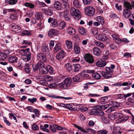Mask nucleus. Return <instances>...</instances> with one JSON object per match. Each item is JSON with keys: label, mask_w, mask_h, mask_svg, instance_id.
<instances>
[{"label": "nucleus", "mask_w": 134, "mask_h": 134, "mask_svg": "<svg viewBox=\"0 0 134 134\" xmlns=\"http://www.w3.org/2000/svg\"><path fill=\"white\" fill-rule=\"evenodd\" d=\"M115 68L114 65L111 64L110 67L106 68V72L102 71L101 74L102 76L106 79L111 77V74L114 71V69Z\"/></svg>", "instance_id": "nucleus-1"}, {"label": "nucleus", "mask_w": 134, "mask_h": 134, "mask_svg": "<svg viewBox=\"0 0 134 134\" xmlns=\"http://www.w3.org/2000/svg\"><path fill=\"white\" fill-rule=\"evenodd\" d=\"M85 12L86 14L89 16L93 15L94 13V9L91 6H88L85 8Z\"/></svg>", "instance_id": "nucleus-2"}, {"label": "nucleus", "mask_w": 134, "mask_h": 134, "mask_svg": "<svg viewBox=\"0 0 134 134\" xmlns=\"http://www.w3.org/2000/svg\"><path fill=\"white\" fill-rule=\"evenodd\" d=\"M84 58L86 61L88 63L92 64L94 62V58L89 53L85 54L84 56Z\"/></svg>", "instance_id": "nucleus-3"}, {"label": "nucleus", "mask_w": 134, "mask_h": 134, "mask_svg": "<svg viewBox=\"0 0 134 134\" xmlns=\"http://www.w3.org/2000/svg\"><path fill=\"white\" fill-rule=\"evenodd\" d=\"M41 66L39 69V71L40 73L46 74L48 72L47 71L48 65L45 66L43 63L41 62Z\"/></svg>", "instance_id": "nucleus-4"}, {"label": "nucleus", "mask_w": 134, "mask_h": 134, "mask_svg": "<svg viewBox=\"0 0 134 134\" xmlns=\"http://www.w3.org/2000/svg\"><path fill=\"white\" fill-rule=\"evenodd\" d=\"M66 55V53L63 50H61L56 55V59L58 60H62Z\"/></svg>", "instance_id": "nucleus-5"}, {"label": "nucleus", "mask_w": 134, "mask_h": 134, "mask_svg": "<svg viewBox=\"0 0 134 134\" xmlns=\"http://www.w3.org/2000/svg\"><path fill=\"white\" fill-rule=\"evenodd\" d=\"M48 23H51V25L53 27H55L58 25V23L57 20L54 18L49 17L48 19Z\"/></svg>", "instance_id": "nucleus-6"}, {"label": "nucleus", "mask_w": 134, "mask_h": 134, "mask_svg": "<svg viewBox=\"0 0 134 134\" xmlns=\"http://www.w3.org/2000/svg\"><path fill=\"white\" fill-rule=\"evenodd\" d=\"M59 34V30L54 29H51L48 32V35L50 37H53V36H57Z\"/></svg>", "instance_id": "nucleus-7"}, {"label": "nucleus", "mask_w": 134, "mask_h": 134, "mask_svg": "<svg viewBox=\"0 0 134 134\" xmlns=\"http://www.w3.org/2000/svg\"><path fill=\"white\" fill-rule=\"evenodd\" d=\"M42 52L47 55H49L50 54L48 47L46 45H43L41 48Z\"/></svg>", "instance_id": "nucleus-8"}, {"label": "nucleus", "mask_w": 134, "mask_h": 134, "mask_svg": "<svg viewBox=\"0 0 134 134\" xmlns=\"http://www.w3.org/2000/svg\"><path fill=\"white\" fill-rule=\"evenodd\" d=\"M11 27L12 31L16 33H19L21 31V29L20 27L16 25H11Z\"/></svg>", "instance_id": "nucleus-9"}, {"label": "nucleus", "mask_w": 134, "mask_h": 134, "mask_svg": "<svg viewBox=\"0 0 134 134\" xmlns=\"http://www.w3.org/2000/svg\"><path fill=\"white\" fill-rule=\"evenodd\" d=\"M119 113L117 112H115L114 114H108V118L110 120H114L117 118L119 115Z\"/></svg>", "instance_id": "nucleus-10"}, {"label": "nucleus", "mask_w": 134, "mask_h": 134, "mask_svg": "<svg viewBox=\"0 0 134 134\" xmlns=\"http://www.w3.org/2000/svg\"><path fill=\"white\" fill-rule=\"evenodd\" d=\"M92 113L96 115H98L100 116H102L104 115V113L100 109H94L91 111Z\"/></svg>", "instance_id": "nucleus-11"}, {"label": "nucleus", "mask_w": 134, "mask_h": 134, "mask_svg": "<svg viewBox=\"0 0 134 134\" xmlns=\"http://www.w3.org/2000/svg\"><path fill=\"white\" fill-rule=\"evenodd\" d=\"M119 121L120 122H123L126 121L129 119V117L128 116H123L122 114L119 113Z\"/></svg>", "instance_id": "nucleus-12"}, {"label": "nucleus", "mask_w": 134, "mask_h": 134, "mask_svg": "<svg viewBox=\"0 0 134 134\" xmlns=\"http://www.w3.org/2000/svg\"><path fill=\"white\" fill-rule=\"evenodd\" d=\"M31 52H29L28 54L26 55L23 54L21 58L22 59L26 62L28 61L31 59Z\"/></svg>", "instance_id": "nucleus-13"}, {"label": "nucleus", "mask_w": 134, "mask_h": 134, "mask_svg": "<svg viewBox=\"0 0 134 134\" xmlns=\"http://www.w3.org/2000/svg\"><path fill=\"white\" fill-rule=\"evenodd\" d=\"M72 81V79L70 78H66L63 81V82L66 88L70 86Z\"/></svg>", "instance_id": "nucleus-14"}, {"label": "nucleus", "mask_w": 134, "mask_h": 134, "mask_svg": "<svg viewBox=\"0 0 134 134\" xmlns=\"http://www.w3.org/2000/svg\"><path fill=\"white\" fill-rule=\"evenodd\" d=\"M54 51L55 53H57L59 51L62 50V46L61 43L59 42L55 44L54 48Z\"/></svg>", "instance_id": "nucleus-15"}, {"label": "nucleus", "mask_w": 134, "mask_h": 134, "mask_svg": "<svg viewBox=\"0 0 134 134\" xmlns=\"http://www.w3.org/2000/svg\"><path fill=\"white\" fill-rule=\"evenodd\" d=\"M107 64V62L102 60L97 61L96 63V65L99 67H102L105 66Z\"/></svg>", "instance_id": "nucleus-16"}, {"label": "nucleus", "mask_w": 134, "mask_h": 134, "mask_svg": "<svg viewBox=\"0 0 134 134\" xmlns=\"http://www.w3.org/2000/svg\"><path fill=\"white\" fill-rule=\"evenodd\" d=\"M54 8L57 10H60L62 8V5L58 1H55L54 3Z\"/></svg>", "instance_id": "nucleus-17"}, {"label": "nucleus", "mask_w": 134, "mask_h": 134, "mask_svg": "<svg viewBox=\"0 0 134 134\" xmlns=\"http://www.w3.org/2000/svg\"><path fill=\"white\" fill-rule=\"evenodd\" d=\"M123 14L124 17L127 18L131 15V12L129 10L124 9L123 11Z\"/></svg>", "instance_id": "nucleus-18"}, {"label": "nucleus", "mask_w": 134, "mask_h": 134, "mask_svg": "<svg viewBox=\"0 0 134 134\" xmlns=\"http://www.w3.org/2000/svg\"><path fill=\"white\" fill-rule=\"evenodd\" d=\"M93 52L94 55L99 56L100 55L101 52L99 48L94 47L93 49Z\"/></svg>", "instance_id": "nucleus-19"}, {"label": "nucleus", "mask_w": 134, "mask_h": 134, "mask_svg": "<svg viewBox=\"0 0 134 134\" xmlns=\"http://www.w3.org/2000/svg\"><path fill=\"white\" fill-rule=\"evenodd\" d=\"M18 58L14 55H13L8 58L9 62L12 63H16L17 62Z\"/></svg>", "instance_id": "nucleus-20"}, {"label": "nucleus", "mask_w": 134, "mask_h": 134, "mask_svg": "<svg viewBox=\"0 0 134 134\" xmlns=\"http://www.w3.org/2000/svg\"><path fill=\"white\" fill-rule=\"evenodd\" d=\"M41 64V62H39L36 65H32V67L33 70L35 72L37 71L38 70L40 69Z\"/></svg>", "instance_id": "nucleus-21"}, {"label": "nucleus", "mask_w": 134, "mask_h": 134, "mask_svg": "<svg viewBox=\"0 0 134 134\" xmlns=\"http://www.w3.org/2000/svg\"><path fill=\"white\" fill-rule=\"evenodd\" d=\"M67 31L68 34L72 35L74 34L75 32V29L70 26L67 28Z\"/></svg>", "instance_id": "nucleus-22"}, {"label": "nucleus", "mask_w": 134, "mask_h": 134, "mask_svg": "<svg viewBox=\"0 0 134 134\" xmlns=\"http://www.w3.org/2000/svg\"><path fill=\"white\" fill-rule=\"evenodd\" d=\"M124 6L126 8L125 9L131 10L132 9V5L127 1H125L123 3Z\"/></svg>", "instance_id": "nucleus-23"}, {"label": "nucleus", "mask_w": 134, "mask_h": 134, "mask_svg": "<svg viewBox=\"0 0 134 134\" xmlns=\"http://www.w3.org/2000/svg\"><path fill=\"white\" fill-rule=\"evenodd\" d=\"M97 39L99 41H104L107 40V38L104 35L99 34L97 37Z\"/></svg>", "instance_id": "nucleus-24"}, {"label": "nucleus", "mask_w": 134, "mask_h": 134, "mask_svg": "<svg viewBox=\"0 0 134 134\" xmlns=\"http://www.w3.org/2000/svg\"><path fill=\"white\" fill-rule=\"evenodd\" d=\"M78 30L79 32L82 35H85L86 34V30L83 27H79Z\"/></svg>", "instance_id": "nucleus-25"}, {"label": "nucleus", "mask_w": 134, "mask_h": 134, "mask_svg": "<svg viewBox=\"0 0 134 134\" xmlns=\"http://www.w3.org/2000/svg\"><path fill=\"white\" fill-rule=\"evenodd\" d=\"M74 52L76 54H78L80 52V48L76 43H75L74 44Z\"/></svg>", "instance_id": "nucleus-26"}, {"label": "nucleus", "mask_w": 134, "mask_h": 134, "mask_svg": "<svg viewBox=\"0 0 134 134\" xmlns=\"http://www.w3.org/2000/svg\"><path fill=\"white\" fill-rule=\"evenodd\" d=\"M74 14V16H75L74 17L77 20L80 19L81 17V16L80 15L81 13L80 11L78 9H77L76 10V12Z\"/></svg>", "instance_id": "nucleus-27"}, {"label": "nucleus", "mask_w": 134, "mask_h": 134, "mask_svg": "<svg viewBox=\"0 0 134 134\" xmlns=\"http://www.w3.org/2000/svg\"><path fill=\"white\" fill-rule=\"evenodd\" d=\"M66 23L64 21H61L58 24V26L59 27L58 29L62 30L64 29L66 26Z\"/></svg>", "instance_id": "nucleus-28"}, {"label": "nucleus", "mask_w": 134, "mask_h": 134, "mask_svg": "<svg viewBox=\"0 0 134 134\" xmlns=\"http://www.w3.org/2000/svg\"><path fill=\"white\" fill-rule=\"evenodd\" d=\"M74 6L77 8H80L81 4L79 0H74L73 2Z\"/></svg>", "instance_id": "nucleus-29"}, {"label": "nucleus", "mask_w": 134, "mask_h": 134, "mask_svg": "<svg viewBox=\"0 0 134 134\" xmlns=\"http://www.w3.org/2000/svg\"><path fill=\"white\" fill-rule=\"evenodd\" d=\"M24 5L26 7H28L30 9H33L35 7V5L33 3L29 2H25Z\"/></svg>", "instance_id": "nucleus-30"}, {"label": "nucleus", "mask_w": 134, "mask_h": 134, "mask_svg": "<svg viewBox=\"0 0 134 134\" xmlns=\"http://www.w3.org/2000/svg\"><path fill=\"white\" fill-rule=\"evenodd\" d=\"M73 125L76 128H77L79 130H80L81 131L83 132L84 133H87V132L85 130L83 129L81 127L75 124H74Z\"/></svg>", "instance_id": "nucleus-31"}, {"label": "nucleus", "mask_w": 134, "mask_h": 134, "mask_svg": "<svg viewBox=\"0 0 134 134\" xmlns=\"http://www.w3.org/2000/svg\"><path fill=\"white\" fill-rule=\"evenodd\" d=\"M36 3L37 7L40 8L44 7L47 6L44 3L42 2H40L39 1H37L36 2Z\"/></svg>", "instance_id": "nucleus-32"}, {"label": "nucleus", "mask_w": 134, "mask_h": 134, "mask_svg": "<svg viewBox=\"0 0 134 134\" xmlns=\"http://www.w3.org/2000/svg\"><path fill=\"white\" fill-rule=\"evenodd\" d=\"M30 48H28L26 49H23L20 50L19 51V52L20 53L22 54V55L23 54H25V55L27 53L28 54L29 52Z\"/></svg>", "instance_id": "nucleus-33"}, {"label": "nucleus", "mask_w": 134, "mask_h": 134, "mask_svg": "<svg viewBox=\"0 0 134 134\" xmlns=\"http://www.w3.org/2000/svg\"><path fill=\"white\" fill-rule=\"evenodd\" d=\"M96 20L102 25L104 23V20L103 18L101 16H99L96 17Z\"/></svg>", "instance_id": "nucleus-34"}, {"label": "nucleus", "mask_w": 134, "mask_h": 134, "mask_svg": "<svg viewBox=\"0 0 134 134\" xmlns=\"http://www.w3.org/2000/svg\"><path fill=\"white\" fill-rule=\"evenodd\" d=\"M65 43L68 49H71L72 48V44L71 41L69 40L66 41Z\"/></svg>", "instance_id": "nucleus-35"}, {"label": "nucleus", "mask_w": 134, "mask_h": 134, "mask_svg": "<svg viewBox=\"0 0 134 134\" xmlns=\"http://www.w3.org/2000/svg\"><path fill=\"white\" fill-rule=\"evenodd\" d=\"M62 8L65 9L66 10H67L69 8V4L68 3V1L62 3Z\"/></svg>", "instance_id": "nucleus-36"}, {"label": "nucleus", "mask_w": 134, "mask_h": 134, "mask_svg": "<svg viewBox=\"0 0 134 134\" xmlns=\"http://www.w3.org/2000/svg\"><path fill=\"white\" fill-rule=\"evenodd\" d=\"M65 68L69 72H70L72 70V66L70 64L67 63L65 65Z\"/></svg>", "instance_id": "nucleus-37"}, {"label": "nucleus", "mask_w": 134, "mask_h": 134, "mask_svg": "<svg viewBox=\"0 0 134 134\" xmlns=\"http://www.w3.org/2000/svg\"><path fill=\"white\" fill-rule=\"evenodd\" d=\"M93 77L96 79H99L101 78V77L100 75L98 73L96 72L92 74Z\"/></svg>", "instance_id": "nucleus-38"}, {"label": "nucleus", "mask_w": 134, "mask_h": 134, "mask_svg": "<svg viewBox=\"0 0 134 134\" xmlns=\"http://www.w3.org/2000/svg\"><path fill=\"white\" fill-rule=\"evenodd\" d=\"M42 15V14L41 13H40L38 12H37L35 14L36 19L37 20H39L41 19Z\"/></svg>", "instance_id": "nucleus-39"}, {"label": "nucleus", "mask_w": 134, "mask_h": 134, "mask_svg": "<svg viewBox=\"0 0 134 134\" xmlns=\"http://www.w3.org/2000/svg\"><path fill=\"white\" fill-rule=\"evenodd\" d=\"M43 53H39L37 54V59L40 61L39 62H43L42 61V57L43 56Z\"/></svg>", "instance_id": "nucleus-40"}, {"label": "nucleus", "mask_w": 134, "mask_h": 134, "mask_svg": "<svg viewBox=\"0 0 134 134\" xmlns=\"http://www.w3.org/2000/svg\"><path fill=\"white\" fill-rule=\"evenodd\" d=\"M32 43L29 41L24 40L22 44H25L26 46H23V47L25 48L27 47V46L31 45Z\"/></svg>", "instance_id": "nucleus-41"}, {"label": "nucleus", "mask_w": 134, "mask_h": 134, "mask_svg": "<svg viewBox=\"0 0 134 134\" xmlns=\"http://www.w3.org/2000/svg\"><path fill=\"white\" fill-rule=\"evenodd\" d=\"M17 2V0H6L5 3H8L10 4H16Z\"/></svg>", "instance_id": "nucleus-42"}, {"label": "nucleus", "mask_w": 134, "mask_h": 134, "mask_svg": "<svg viewBox=\"0 0 134 134\" xmlns=\"http://www.w3.org/2000/svg\"><path fill=\"white\" fill-rule=\"evenodd\" d=\"M6 58V55L4 53H2L0 51V60H4Z\"/></svg>", "instance_id": "nucleus-43"}, {"label": "nucleus", "mask_w": 134, "mask_h": 134, "mask_svg": "<svg viewBox=\"0 0 134 134\" xmlns=\"http://www.w3.org/2000/svg\"><path fill=\"white\" fill-rule=\"evenodd\" d=\"M51 97L54 98H62L65 99H69L71 98L70 97L66 98L62 97L56 96L54 95H52L51 96Z\"/></svg>", "instance_id": "nucleus-44"}, {"label": "nucleus", "mask_w": 134, "mask_h": 134, "mask_svg": "<svg viewBox=\"0 0 134 134\" xmlns=\"http://www.w3.org/2000/svg\"><path fill=\"white\" fill-rule=\"evenodd\" d=\"M108 131L105 129L99 130L97 132L98 134H107Z\"/></svg>", "instance_id": "nucleus-45"}, {"label": "nucleus", "mask_w": 134, "mask_h": 134, "mask_svg": "<svg viewBox=\"0 0 134 134\" xmlns=\"http://www.w3.org/2000/svg\"><path fill=\"white\" fill-rule=\"evenodd\" d=\"M47 70L48 72H49V73L52 74L54 72L53 68L50 65H48Z\"/></svg>", "instance_id": "nucleus-46"}, {"label": "nucleus", "mask_w": 134, "mask_h": 134, "mask_svg": "<svg viewBox=\"0 0 134 134\" xmlns=\"http://www.w3.org/2000/svg\"><path fill=\"white\" fill-rule=\"evenodd\" d=\"M111 104L113 107H115L118 108L120 105V104L116 102H113L111 103Z\"/></svg>", "instance_id": "nucleus-47"}, {"label": "nucleus", "mask_w": 134, "mask_h": 134, "mask_svg": "<svg viewBox=\"0 0 134 134\" xmlns=\"http://www.w3.org/2000/svg\"><path fill=\"white\" fill-rule=\"evenodd\" d=\"M75 69L74 71H79L80 68V66L79 64H76L74 65Z\"/></svg>", "instance_id": "nucleus-48"}, {"label": "nucleus", "mask_w": 134, "mask_h": 134, "mask_svg": "<svg viewBox=\"0 0 134 134\" xmlns=\"http://www.w3.org/2000/svg\"><path fill=\"white\" fill-rule=\"evenodd\" d=\"M108 99V97L107 96L104 97L100 98L99 99V101L101 102H104L105 101Z\"/></svg>", "instance_id": "nucleus-49"}, {"label": "nucleus", "mask_w": 134, "mask_h": 134, "mask_svg": "<svg viewBox=\"0 0 134 134\" xmlns=\"http://www.w3.org/2000/svg\"><path fill=\"white\" fill-rule=\"evenodd\" d=\"M37 100L36 98H28V100L30 102L32 103V104H34L35 102H36Z\"/></svg>", "instance_id": "nucleus-50"}, {"label": "nucleus", "mask_w": 134, "mask_h": 134, "mask_svg": "<svg viewBox=\"0 0 134 134\" xmlns=\"http://www.w3.org/2000/svg\"><path fill=\"white\" fill-rule=\"evenodd\" d=\"M22 34H23L28 36L30 35L31 34V32L27 30H25L23 31Z\"/></svg>", "instance_id": "nucleus-51"}, {"label": "nucleus", "mask_w": 134, "mask_h": 134, "mask_svg": "<svg viewBox=\"0 0 134 134\" xmlns=\"http://www.w3.org/2000/svg\"><path fill=\"white\" fill-rule=\"evenodd\" d=\"M17 17V14L15 13L13 14H11L10 16V18L11 20H13L16 19Z\"/></svg>", "instance_id": "nucleus-52"}, {"label": "nucleus", "mask_w": 134, "mask_h": 134, "mask_svg": "<svg viewBox=\"0 0 134 134\" xmlns=\"http://www.w3.org/2000/svg\"><path fill=\"white\" fill-rule=\"evenodd\" d=\"M77 9H75L74 7H72L70 9V13L71 15L72 16H74V15L75 14V12H76V10Z\"/></svg>", "instance_id": "nucleus-53"}, {"label": "nucleus", "mask_w": 134, "mask_h": 134, "mask_svg": "<svg viewBox=\"0 0 134 134\" xmlns=\"http://www.w3.org/2000/svg\"><path fill=\"white\" fill-rule=\"evenodd\" d=\"M94 83H87L86 84H85L83 86V87L85 90H86L88 89V85H92L94 84Z\"/></svg>", "instance_id": "nucleus-54"}, {"label": "nucleus", "mask_w": 134, "mask_h": 134, "mask_svg": "<svg viewBox=\"0 0 134 134\" xmlns=\"http://www.w3.org/2000/svg\"><path fill=\"white\" fill-rule=\"evenodd\" d=\"M120 83H116L115 84V85H115L116 86L117 85H119L120 86H121V85H122L123 86H128L129 85V83L127 82H125L123 83L122 84H120Z\"/></svg>", "instance_id": "nucleus-55"}, {"label": "nucleus", "mask_w": 134, "mask_h": 134, "mask_svg": "<svg viewBox=\"0 0 134 134\" xmlns=\"http://www.w3.org/2000/svg\"><path fill=\"white\" fill-rule=\"evenodd\" d=\"M53 13L52 8L49 7L48 10L47 14L48 15H51Z\"/></svg>", "instance_id": "nucleus-56"}, {"label": "nucleus", "mask_w": 134, "mask_h": 134, "mask_svg": "<svg viewBox=\"0 0 134 134\" xmlns=\"http://www.w3.org/2000/svg\"><path fill=\"white\" fill-rule=\"evenodd\" d=\"M83 2L85 4H89L91 2V0H83Z\"/></svg>", "instance_id": "nucleus-57"}, {"label": "nucleus", "mask_w": 134, "mask_h": 134, "mask_svg": "<svg viewBox=\"0 0 134 134\" xmlns=\"http://www.w3.org/2000/svg\"><path fill=\"white\" fill-rule=\"evenodd\" d=\"M64 84V82H61L58 85V86L61 88H66V87L65 86Z\"/></svg>", "instance_id": "nucleus-58"}, {"label": "nucleus", "mask_w": 134, "mask_h": 134, "mask_svg": "<svg viewBox=\"0 0 134 134\" xmlns=\"http://www.w3.org/2000/svg\"><path fill=\"white\" fill-rule=\"evenodd\" d=\"M32 128L34 130H38L39 129L38 127L35 124H33Z\"/></svg>", "instance_id": "nucleus-59"}, {"label": "nucleus", "mask_w": 134, "mask_h": 134, "mask_svg": "<svg viewBox=\"0 0 134 134\" xmlns=\"http://www.w3.org/2000/svg\"><path fill=\"white\" fill-rule=\"evenodd\" d=\"M109 105L107 104L104 105H101V109L103 110H105L109 107Z\"/></svg>", "instance_id": "nucleus-60"}, {"label": "nucleus", "mask_w": 134, "mask_h": 134, "mask_svg": "<svg viewBox=\"0 0 134 134\" xmlns=\"http://www.w3.org/2000/svg\"><path fill=\"white\" fill-rule=\"evenodd\" d=\"M57 85L55 83L50 84L48 85V86L50 88H55L57 87Z\"/></svg>", "instance_id": "nucleus-61"}, {"label": "nucleus", "mask_w": 134, "mask_h": 134, "mask_svg": "<svg viewBox=\"0 0 134 134\" xmlns=\"http://www.w3.org/2000/svg\"><path fill=\"white\" fill-rule=\"evenodd\" d=\"M64 16L65 19L66 20L68 21L70 19V16L67 14H64Z\"/></svg>", "instance_id": "nucleus-62"}, {"label": "nucleus", "mask_w": 134, "mask_h": 134, "mask_svg": "<svg viewBox=\"0 0 134 134\" xmlns=\"http://www.w3.org/2000/svg\"><path fill=\"white\" fill-rule=\"evenodd\" d=\"M114 110V108L113 107H111L108 108L107 111L108 113H111Z\"/></svg>", "instance_id": "nucleus-63"}, {"label": "nucleus", "mask_w": 134, "mask_h": 134, "mask_svg": "<svg viewBox=\"0 0 134 134\" xmlns=\"http://www.w3.org/2000/svg\"><path fill=\"white\" fill-rule=\"evenodd\" d=\"M46 78L47 79V81L48 82L51 81L53 80L52 77L49 75L47 76Z\"/></svg>", "instance_id": "nucleus-64"}]
</instances>
